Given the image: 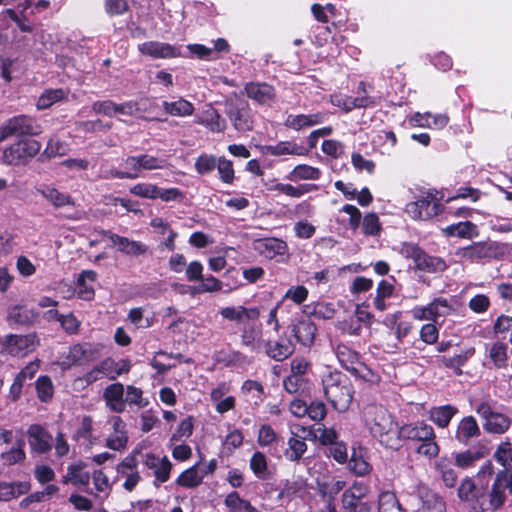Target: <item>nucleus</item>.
I'll return each instance as SVG.
<instances>
[{
	"label": "nucleus",
	"instance_id": "42",
	"mask_svg": "<svg viewBox=\"0 0 512 512\" xmlns=\"http://www.w3.org/2000/svg\"><path fill=\"white\" fill-rule=\"evenodd\" d=\"M162 105L164 111L172 116H191L195 111L194 105L190 101L183 98L173 102L163 101Z\"/></svg>",
	"mask_w": 512,
	"mask_h": 512
},
{
	"label": "nucleus",
	"instance_id": "6",
	"mask_svg": "<svg viewBox=\"0 0 512 512\" xmlns=\"http://www.w3.org/2000/svg\"><path fill=\"white\" fill-rule=\"evenodd\" d=\"M444 210V206L439 199L436 198L432 190L424 192L416 197L414 201L406 204L404 211L413 220L429 221L440 215Z\"/></svg>",
	"mask_w": 512,
	"mask_h": 512
},
{
	"label": "nucleus",
	"instance_id": "36",
	"mask_svg": "<svg viewBox=\"0 0 512 512\" xmlns=\"http://www.w3.org/2000/svg\"><path fill=\"white\" fill-rule=\"evenodd\" d=\"M443 233L447 237H458L463 239H471L478 235L477 226L471 221L451 224L443 229Z\"/></svg>",
	"mask_w": 512,
	"mask_h": 512
},
{
	"label": "nucleus",
	"instance_id": "14",
	"mask_svg": "<svg viewBox=\"0 0 512 512\" xmlns=\"http://www.w3.org/2000/svg\"><path fill=\"white\" fill-rule=\"evenodd\" d=\"M138 51L142 55L149 56L153 59L186 57V55L182 53V46L159 41L143 42L138 45Z\"/></svg>",
	"mask_w": 512,
	"mask_h": 512
},
{
	"label": "nucleus",
	"instance_id": "50",
	"mask_svg": "<svg viewBox=\"0 0 512 512\" xmlns=\"http://www.w3.org/2000/svg\"><path fill=\"white\" fill-rule=\"evenodd\" d=\"M482 451L471 452L470 450H466L464 452L457 453L455 456L454 463L457 467L460 468H469L474 465V463L483 458L485 455L489 453V449L482 447Z\"/></svg>",
	"mask_w": 512,
	"mask_h": 512
},
{
	"label": "nucleus",
	"instance_id": "46",
	"mask_svg": "<svg viewBox=\"0 0 512 512\" xmlns=\"http://www.w3.org/2000/svg\"><path fill=\"white\" fill-rule=\"evenodd\" d=\"M378 512H406L394 492L383 491L378 499Z\"/></svg>",
	"mask_w": 512,
	"mask_h": 512
},
{
	"label": "nucleus",
	"instance_id": "7",
	"mask_svg": "<svg viewBox=\"0 0 512 512\" xmlns=\"http://www.w3.org/2000/svg\"><path fill=\"white\" fill-rule=\"evenodd\" d=\"M42 132L37 120L25 114H20L7 119L0 126V142L9 137L37 136Z\"/></svg>",
	"mask_w": 512,
	"mask_h": 512
},
{
	"label": "nucleus",
	"instance_id": "48",
	"mask_svg": "<svg viewBox=\"0 0 512 512\" xmlns=\"http://www.w3.org/2000/svg\"><path fill=\"white\" fill-rule=\"evenodd\" d=\"M195 464L184 470L176 479V484L184 488H196L203 481V475H199Z\"/></svg>",
	"mask_w": 512,
	"mask_h": 512
},
{
	"label": "nucleus",
	"instance_id": "35",
	"mask_svg": "<svg viewBox=\"0 0 512 512\" xmlns=\"http://www.w3.org/2000/svg\"><path fill=\"white\" fill-rule=\"evenodd\" d=\"M68 99V91L63 88L45 89L38 97L36 107L38 110H46L55 103Z\"/></svg>",
	"mask_w": 512,
	"mask_h": 512
},
{
	"label": "nucleus",
	"instance_id": "41",
	"mask_svg": "<svg viewBox=\"0 0 512 512\" xmlns=\"http://www.w3.org/2000/svg\"><path fill=\"white\" fill-rule=\"evenodd\" d=\"M249 467L253 474L260 480H267L271 476L267 457L261 451H255L252 454L249 461Z\"/></svg>",
	"mask_w": 512,
	"mask_h": 512
},
{
	"label": "nucleus",
	"instance_id": "34",
	"mask_svg": "<svg viewBox=\"0 0 512 512\" xmlns=\"http://www.w3.org/2000/svg\"><path fill=\"white\" fill-rule=\"evenodd\" d=\"M37 192H39L55 208L75 205L73 198L69 194L62 193L54 187L44 186L43 188H38Z\"/></svg>",
	"mask_w": 512,
	"mask_h": 512
},
{
	"label": "nucleus",
	"instance_id": "8",
	"mask_svg": "<svg viewBox=\"0 0 512 512\" xmlns=\"http://www.w3.org/2000/svg\"><path fill=\"white\" fill-rule=\"evenodd\" d=\"M40 339L36 332L28 334H8L0 338V353L12 357H24L36 350Z\"/></svg>",
	"mask_w": 512,
	"mask_h": 512
},
{
	"label": "nucleus",
	"instance_id": "60",
	"mask_svg": "<svg viewBox=\"0 0 512 512\" xmlns=\"http://www.w3.org/2000/svg\"><path fill=\"white\" fill-rule=\"evenodd\" d=\"M194 425H193V417L188 416L182 419L176 429V431L172 434L170 438V442H178L183 439L189 438L193 433Z\"/></svg>",
	"mask_w": 512,
	"mask_h": 512
},
{
	"label": "nucleus",
	"instance_id": "56",
	"mask_svg": "<svg viewBox=\"0 0 512 512\" xmlns=\"http://www.w3.org/2000/svg\"><path fill=\"white\" fill-rule=\"evenodd\" d=\"M429 313L433 316L434 321L441 316L449 315L452 306L450 305L448 299L443 297L434 298L429 304Z\"/></svg>",
	"mask_w": 512,
	"mask_h": 512
},
{
	"label": "nucleus",
	"instance_id": "37",
	"mask_svg": "<svg viewBox=\"0 0 512 512\" xmlns=\"http://www.w3.org/2000/svg\"><path fill=\"white\" fill-rule=\"evenodd\" d=\"M284 458L291 462H298L307 451L305 439L293 433L287 441Z\"/></svg>",
	"mask_w": 512,
	"mask_h": 512
},
{
	"label": "nucleus",
	"instance_id": "31",
	"mask_svg": "<svg viewBox=\"0 0 512 512\" xmlns=\"http://www.w3.org/2000/svg\"><path fill=\"white\" fill-rule=\"evenodd\" d=\"M457 413L458 408L451 404L435 406L429 410V419L439 428H447Z\"/></svg>",
	"mask_w": 512,
	"mask_h": 512
},
{
	"label": "nucleus",
	"instance_id": "45",
	"mask_svg": "<svg viewBox=\"0 0 512 512\" xmlns=\"http://www.w3.org/2000/svg\"><path fill=\"white\" fill-rule=\"evenodd\" d=\"M320 177V169L307 164L296 165L287 176L289 180L294 182L298 180H318Z\"/></svg>",
	"mask_w": 512,
	"mask_h": 512
},
{
	"label": "nucleus",
	"instance_id": "11",
	"mask_svg": "<svg viewBox=\"0 0 512 512\" xmlns=\"http://www.w3.org/2000/svg\"><path fill=\"white\" fill-rule=\"evenodd\" d=\"M461 501L468 502L476 512L487 511V483L465 477L457 490Z\"/></svg>",
	"mask_w": 512,
	"mask_h": 512
},
{
	"label": "nucleus",
	"instance_id": "20",
	"mask_svg": "<svg viewBox=\"0 0 512 512\" xmlns=\"http://www.w3.org/2000/svg\"><path fill=\"white\" fill-rule=\"evenodd\" d=\"M264 348L265 354L277 362L288 359L295 351L294 343L286 335H281L277 340L268 339Z\"/></svg>",
	"mask_w": 512,
	"mask_h": 512
},
{
	"label": "nucleus",
	"instance_id": "57",
	"mask_svg": "<svg viewBox=\"0 0 512 512\" xmlns=\"http://www.w3.org/2000/svg\"><path fill=\"white\" fill-rule=\"evenodd\" d=\"M159 187L152 183H137L130 188V193L146 199H158Z\"/></svg>",
	"mask_w": 512,
	"mask_h": 512
},
{
	"label": "nucleus",
	"instance_id": "22",
	"mask_svg": "<svg viewBox=\"0 0 512 512\" xmlns=\"http://www.w3.org/2000/svg\"><path fill=\"white\" fill-rule=\"evenodd\" d=\"M39 313L28 308L26 305H14L9 308L7 313L8 323L16 326L30 328L38 321Z\"/></svg>",
	"mask_w": 512,
	"mask_h": 512
},
{
	"label": "nucleus",
	"instance_id": "18",
	"mask_svg": "<svg viewBox=\"0 0 512 512\" xmlns=\"http://www.w3.org/2000/svg\"><path fill=\"white\" fill-rule=\"evenodd\" d=\"M254 249L264 258L279 261L288 252L287 243L279 238L265 237L254 241Z\"/></svg>",
	"mask_w": 512,
	"mask_h": 512
},
{
	"label": "nucleus",
	"instance_id": "52",
	"mask_svg": "<svg viewBox=\"0 0 512 512\" xmlns=\"http://www.w3.org/2000/svg\"><path fill=\"white\" fill-rule=\"evenodd\" d=\"M218 159L207 153L200 154L195 160V170L199 175H206L211 173L217 165Z\"/></svg>",
	"mask_w": 512,
	"mask_h": 512
},
{
	"label": "nucleus",
	"instance_id": "21",
	"mask_svg": "<svg viewBox=\"0 0 512 512\" xmlns=\"http://www.w3.org/2000/svg\"><path fill=\"white\" fill-rule=\"evenodd\" d=\"M456 465L451 457L447 455L438 458L434 463V472L443 482L445 487L454 488L458 481Z\"/></svg>",
	"mask_w": 512,
	"mask_h": 512
},
{
	"label": "nucleus",
	"instance_id": "32",
	"mask_svg": "<svg viewBox=\"0 0 512 512\" xmlns=\"http://www.w3.org/2000/svg\"><path fill=\"white\" fill-rule=\"evenodd\" d=\"M265 152L272 156L282 155H298L305 156L308 154V149L298 145L293 141H280L275 145L264 146Z\"/></svg>",
	"mask_w": 512,
	"mask_h": 512
},
{
	"label": "nucleus",
	"instance_id": "12",
	"mask_svg": "<svg viewBox=\"0 0 512 512\" xmlns=\"http://www.w3.org/2000/svg\"><path fill=\"white\" fill-rule=\"evenodd\" d=\"M369 487L363 482H354L342 493V509L344 512H370L372 504L364 501Z\"/></svg>",
	"mask_w": 512,
	"mask_h": 512
},
{
	"label": "nucleus",
	"instance_id": "59",
	"mask_svg": "<svg viewBox=\"0 0 512 512\" xmlns=\"http://www.w3.org/2000/svg\"><path fill=\"white\" fill-rule=\"evenodd\" d=\"M381 231V223L376 213L370 212L363 217L362 232L366 236H376Z\"/></svg>",
	"mask_w": 512,
	"mask_h": 512
},
{
	"label": "nucleus",
	"instance_id": "5",
	"mask_svg": "<svg viewBox=\"0 0 512 512\" xmlns=\"http://www.w3.org/2000/svg\"><path fill=\"white\" fill-rule=\"evenodd\" d=\"M400 252L405 258L413 261L415 272L441 274L448 268L444 258L428 254L416 243H403Z\"/></svg>",
	"mask_w": 512,
	"mask_h": 512
},
{
	"label": "nucleus",
	"instance_id": "51",
	"mask_svg": "<svg viewBox=\"0 0 512 512\" xmlns=\"http://www.w3.org/2000/svg\"><path fill=\"white\" fill-rule=\"evenodd\" d=\"M201 123L212 132H223L226 129V120L216 109L206 111Z\"/></svg>",
	"mask_w": 512,
	"mask_h": 512
},
{
	"label": "nucleus",
	"instance_id": "33",
	"mask_svg": "<svg viewBox=\"0 0 512 512\" xmlns=\"http://www.w3.org/2000/svg\"><path fill=\"white\" fill-rule=\"evenodd\" d=\"M494 254V248L486 242H474L463 248V257L471 262H479L483 259H491Z\"/></svg>",
	"mask_w": 512,
	"mask_h": 512
},
{
	"label": "nucleus",
	"instance_id": "28",
	"mask_svg": "<svg viewBox=\"0 0 512 512\" xmlns=\"http://www.w3.org/2000/svg\"><path fill=\"white\" fill-rule=\"evenodd\" d=\"M480 427L474 416L463 417L456 428L455 439L464 445H467L470 439L478 437L480 435Z\"/></svg>",
	"mask_w": 512,
	"mask_h": 512
},
{
	"label": "nucleus",
	"instance_id": "17",
	"mask_svg": "<svg viewBox=\"0 0 512 512\" xmlns=\"http://www.w3.org/2000/svg\"><path fill=\"white\" fill-rule=\"evenodd\" d=\"M244 92L255 103L267 106H270L277 96L275 87L267 82H247Z\"/></svg>",
	"mask_w": 512,
	"mask_h": 512
},
{
	"label": "nucleus",
	"instance_id": "24",
	"mask_svg": "<svg viewBox=\"0 0 512 512\" xmlns=\"http://www.w3.org/2000/svg\"><path fill=\"white\" fill-rule=\"evenodd\" d=\"M219 313L224 319L237 323H243L245 319L247 321H256L260 317L258 307H245L242 305L224 307Z\"/></svg>",
	"mask_w": 512,
	"mask_h": 512
},
{
	"label": "nucleus",
	"instance_id": "29",
	"mask_svg": "<svg viewBox=\"0 0 512 512\" xmlns=\"http://www.w3.org/2000/svg\"><path fill=\"white\" fill-rule=\"evenodd\" d=\"M332 103L343 109L345 112H350L356 108H368L373 107L377 104L376 98L369 95H362L357 97L352 96H340L336 97Z\"/></svg>",
	"mask_w": 512,
	"mask_h": 512
},
{
	"label": "nucleus",
	"instance_id": "54",
	"mask_svg": "<svg viewBox=\"0 0 512 512\" xmlns=\"http://www.w3.org/2000/svg\"><path fill=\"white\" fill-rule=\"evenodd\" d=\"M307 379L305 376L290 374L283 380V387L289 394H297L303 392L307 386Z\"/></svg>",
	"mask_w": 512,
	"mask_h": 512
},
{
	"label": "nucleus",
	"instance_id": "10",
	"mask_svg": "<svg viewBox=\"0 0 512 512\" xmlns=\"http://www.w3.org/2000/svg\"><path fill=\"white\" fill-rule=\"evenodd\" d=\"M506 491L512 494V470L509 468L499 470L494 477L491 489H487V511H497L504 506L507 500Z\"/></svg>",
	"mask_w": 512,
	"mask_h": 512
},
{
	"label": "nucleus",
	"instance_id": "63",
	"mask_svg": "<svg viewBox=\"0 0 512 512\" xmlns=\"http://www.w3.org/2000/svg\"><path fill=\"white\" fill-rule=\"evenodd\" d=\"M278 438H280V436L277 435L270 424H263L260 426L257 435V443L260 447L264 448L268 445H272L277 442Z\"/></svg>",
	"mask_w": 512,
	"mask_h": 512
},
{
	"label": "nucleus",
	"instance_id": "62",
	"mask_svg": "<svg viewBox=\"0 0 512 512\" xmlns=\"http://www.w3.org/2000/svg\"><path fill=\"white\" fill-rule=\"evenodd\" d=\"M494 459L503 466V469L512 463V444L509 441L501 442L494 455Z\"/></svg>",
	"mask_w": 512,
	"mask_h": 512
},
{
	"label": "nucleus",
	"instance_id": "27",
	"mask_svg": "<svg viewBox=\"0 0 512 512\" xmlns=\"http://www.w3.org/2000/svg\"><path fill=\"white\" fill-rule=\"evenodd\" d=\"M346 482L343 480H337L333 483H321L319 484V495L322 498H327L324 512H344L342 504L340 509H337L335 504V497L338 493L344 490Z\"/></svg>",
	"mask_w": 512,
	"mask_h": 512
},
{
	"label": "nucleus",
	"instance_id": "44",
	"mask_svg": "<svg viewBox=\"0 0 512 512\" xmlns=\"http://www.w3.org/2000/svg\"><path fill=\"white\" fill-rule=\"evenodd\" d=\"M508 345L501 341L494 342L489 349V358L496 369L508 366Z\"/></svg>",
	"mask_w": 512,
	"mask_h": 512
},
{
	"label": "nucleus",
	"instance_id": "2",
	"mask_svg": "<svg viewBox=\"0 0 512 512\" xmlns=\"http://www.w3.org/2000/svg\"><path fill=\"white\" fill-rule=\"evenodd\" d=\"M324 396L337 412H346L354 399L355 389L350 378L339 370L322 376Z\"/></svg>",
	"mask_w": 512,
	"mask_h": 512
},
{
	"label": "nucleus",
	"instance_id": "15",
	"mask_svg": "<svg viewBox=\"0 0 512 512\" xmlns=\"http://www.w3.org/2000/svg\"><path fill=\"white\" fill-rule=\"evenodd\" d=\"M26 434L32 453L43 455L51 451L53 447V437L42 425L31 424Z\"/></svg>",
	"mask_w": 512,
	"mask_h": 512
},
{
	"label": "nucleus",
	"instance_id": "38",
	"mask_svg": "<svg viewBox=\"0 0 512 512\" xmlns=\"http://www.w3.org/2000/svg\"><path fill=\"white\" fill-rule=\"evenodd\" d=\"M318 189V185L313 183H303L298 186L285 183H276L271 188L273 191H278L292 198H299L307 193L317 191Z\"/></svg>",
	"mask_w": 512,
	"mask_h": 512
},
{
	"label": "nucleus",
	"instance_id": "47",
	"mask_svg": "<svg viewBox=\"0 0 512 512\" xmlns=\"http://www.w3.org/2000/svg\"><path fill=\"white\" fill-rule=\"evenodd\" d=\"M394 285L388 282L387 280H381L376 288V296L374 298V307L383 312L387 309V304L385 300L390 298L394 293Z\"/></svg>",
	"mask_w": 512,
	"mask_h": 512
},
{
	"label": "nucleus",
	"instance_id": "4",
	"mask_svg": "<svg viewBox=\"0 0 512 512\" xmlns=\"http://www.w3.org/2000/svg\"><path fill=\"white\" fill-rule=\"evenodd\" d=\"M334 352L341 367L355 378L369 383L379 380V376L362 361L360 353L348 344L336 343Z\"/></svg>",
	"mask_w": 512,
	"mask_h": 512
},
{
	"label": "nucleus",
	"instance_id": "19",
	"mask_svg": "<svg viewBox=\"0 0 512 512\" xmlns=\"http://www.w3.org/2000/svg\"><path fill=\"white\" fill-rule=\"evenodd\" d=\"M291 334L296 342L305 348H310L314 345L317 326L308 318L297 319L290 325Z\"/></svg>",
	"mask_w": 512,
	"mask_h": 512
},
{
	"label": "nucleus",
	"instance_id": "26",
	"mask_svg": "<svg viewBox=\"0 0 512 512\" xmlns=\"http://www.w3.org/2000/svg\"><path fill=\"white\" fill-rule=\"evenodd\" d=\"M145 466L148 469L153 470L156 480L160 483H165L169 480L172 470V463L167 456H164L160 459L155 454L148 453L145 459Z\"/></svg>",
	"mask_w": 512,
	"mask_h": 512
},
{
	"label": "nucleus",
	"instance_id": "49",
	"mask_svg": "<svg viewBox=\"0 0 512 512\" xmlns=\"http://www.w3.org/2000/svg\"><path fill=\"white\" fill-rule=\"evenodd\" d=\"M35 390L38 399L43 403L51 401L54 395V385L48 375H41L35 382Z\"/></svg>",
	"mask_w": 512,
	"mask_h": 512
},
{
	"label": "nucleus",
	"instance_id": "30",
	"mask_svg": "<svg viewBox=\"0 0 512 512\" xmlns=\"http://www.w3.org/2000/svg\"><path fill=\"white\" fill-rule=\"evenodd\" d=\"M420 509L423 512H446V503L442 497L429 488L419 490Z\"/></svg>",
	"mask_w": 512,
	"mask_h": 512
},
{
	"label": "nucleus",
	"instance_id": "13",
	"mask_svg": "<svg viewBox=\"0 0 512 512\" xmlns=\"http://www.w3.org/2000/svg\"><path fill=\"white\" fill-rule=\"evenodd\" d=\"M226 115L238 132H248L253 129V116L246 101L227 103Z\"/></svg>",
	"mask_w": 512,
	"mask_h": 512
},
{
	"label": "nucleus",
	"instance_id": "9",
	"mask_svg": "<svg viewBox=\"0 0 512 512\" xmlns=\"http://www.w3.org/2000/svg\"><path fill=\"white\" fill-rule=\"evenodd\" d=\"M41 147V143L34 139L19 140L3 151V162L8 165L24 166L40 152Z\"/></svg>",
	"mask_w": 512,
	"mask_h": 512
},
{
	"label": "nucleus",
	"instance_id": "39",
	"mask_svg": "<svg viewBox=\"0 0 512 512\" xmlns=\"http://www.w3.org/2000/svg\"><path fill=\"white\" fill-rule=\"evenodd\" d=\"M224 504L230 512H260L249 500L242 498L237 491L228 493Z\"/></svg>",
	"mask_w": 512,
	"mask_h": 512
},
{
	"label": "nucleus",
	"instance_id": "53",
	"mask_svg": "<svg viewBox=\"0 0 512 512\" xmlns=\"http://www.w3.org/2000/svg\"><path fill=\"white\" fill-rule=\"evenodd\" d=\"M148 400L143 397V390L139 387L128 385L125 393L124 405H135L138 408H145Z\"/></svg>",
	"mask_w": 512,
	"mask_h": 512
},
{
	"label": "nucleus",
	"instance_id": "55",
	"mask_svg": "<svg viewBox=\"0 0 512 512\" xmlns=\"http://www.w3.org/2000/svg\"><path fill=\"white\" fill-rule=\"evenodd\" d=\"M216 168L219 173L220 180L225 184H232L235 179V171L231 160L225 157H219Z\"/></svg>",
	"mask_w": 512,
	"mask_h": 512
},
{
	"label": "nucleus",
	"instance_id": "58",
	"mask_svg": "<svg viewBox=\"0 0 512 512\" xmlns=\"http://www.w3.org/2000/svg\"><path fill=\"white\" fill-rule=\"evenodd\" d=\"M241 392L244 395L253 394V396L256 398L255 404L261 403L264 399V386L257 380H245L241 386Z\"/></svg>",
	"mask_w": 512,
	"mask_h": 512
},
{
	"label": "nucleus",
	"instance_id": "1",
	"mask_svg": "<svg viewBox=\"0 0 512 512\" xmlns=\"http://www.w3.org/2000/svg\"><path fill=\"white\" fill-rule=\"evenodd\" d=\"M365 423L371 435L386 448L399 447L400 426L382 405L371 404L364 410Z\"/></svg>",
	"mask_w": 512,
	"mask_h": 512
},
{
	"label": "nucleus",
	"instance_id": "16",
	"mask_svg": "<svg viewBox=\"0 0 512 512\" xmlns=\"http://www.w3.org/2000/svg\"><path fill=\"white\" fill-rule=\"evenodd\" d=\"M101 236L107 237L118 250L128 256L138 257L148 251V246L141 241L131 240L127 237L120 236L110 230L97 231Z\"/></svg>",
	"mask_w": 512,
	"mask_h": 512
},
{
	"label": "nucleus",
	"instance_id": "23",
	"mask_svg": "<svg viewBox=\"0 0 512 512\" xmlns=\"http://www.w3.org/2000/svg\"><path fill=\"white\" fill-rule=\"evenodd\" d=\"M103 400L106 407L115 413H123L125 411V388L121 382H114L105 387L103 390Z\"/></svg>",
	"mask_w": 512,
	"mask_h": 512
},
{
	"label": "nucleus",
	"instance_id": "25",
	"mask_svg": "<svg viewBox=\"0 0 512 512\" xmlns=\"http://www.w3.org/2000/svg\"><path fill=\"white\" fill-rule=\"evenodd\" d=\"M474 354L475 348L470 347L453 356H441L438 358V362L444 368L452 370L455 376H461L463 375L462 367L468 363Z\"/></svg>",
	"mask_w": 512,
	"mask_h": 512
},
{
	"label": "nucleus",
	"instance_id": "64",
	"mask_svg": "<svg viewBox=\"0 0 512 512\" xmlns=\"http://www.w3.org/2000/svg\"><path fill=\"white\" fill-rule=\"evenodd\" d=\"M91 352H92L91 344H89V343L75 344L70 347L69 358L71 359V361L73 363L80 364V363L88 360Z\"/></svg>",
	"mask_w": 512,
	"mask_h": 512
},
{
	"label": "nucleus",
	"instance_id": "61",
	"mask_svg": "<svg viewBox=\"0 0 512 512\" xmlns=\"http://www.w3.org/2000/svg\"><path fill=\"white\" fill-rule=\"evenodd\" d=\"M348 467L357 476H364L371 470V465L361 455H357L355 451H353L348 461Z\"/></svg>",
	"mask_w": 512,
	"mask_h": 512
},
{
	"label": "nucleus",
	"instance_id": "43",
	"mask_svg": "<svg viewBox=\"0 0 512 512\" xmlns=\"http://www.w3.org/2000/svg\"><path fill=\"white\" fill-rule=\"evenodd\" d=\"M510 418L500 412H494L493 415L484 423V429L493 434H503L510 428Z\"/></svg>",
	"mask_w": 512,
	"mask_h": 512
},
{
	"label": "nucleus",
	"instance_id": "3",
	"mask_svg": "<svg viewBox=\"0 0 512 512\" xmlns=\"http://www.w3.org/2000/svg\"><path fill=\"white\" fill-rule=\"evenodd\" d=\"M402 440L418 442L416 453L431 460L440 452L433 427L424 421H416L400 426L399 443Z\"/></svg>",
	"mask_w": 512,
	"mask_h": 512
},
{
	"label": "nucleus",
	"instance_id": "40",
	"mask_svg": "<svg viewBox=\"0 0 512 512\" xmlns=\"http://www.w3.org/2000/svg\"><path fill=\"white\" fill-rule=\"evenodd\" d=\"M262 337L261 325L244 324L241 329V343L243 346L256 350L259 347V341Z\"/></svg>",
	"mask_w": 512,
	"mask_h": 512
}]
</instances>
